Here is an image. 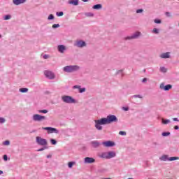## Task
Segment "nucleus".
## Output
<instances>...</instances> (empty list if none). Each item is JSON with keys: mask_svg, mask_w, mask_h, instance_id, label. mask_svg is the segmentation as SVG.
<instances>
[{"mask_svg": "<svg viewBox=\"0 0 179 179\" xmlns=\"http://www.w3.org/2000/svg\"><path fill=\"white\" fill-rule=\"evenodd\" d=\"M122 108L124 111H128V110H129V108L125 107H123Z\"/></svg>", "mask_w": 179, "mask_h": 179, "instance_id": "c03bdc74", "label": "nucleus"}, {"mask_svg": "<svg viewBox=\"0 0 179 179\" xmlns=\"http://www.w3.org/2000/svg\"><path fill=\"white\" fill-rule=\"evenodd\" d=\"M62 100L64 103H68L69 104L75 103V99H72V96H62Z\"/></svg>", "mask_w": 179, "mask_h": 179, "instance_id": "7ed1b4c3", "label": "nucleus"}, {"mask_svg": "<svg viewBox=\"0 0 179 179\" xmlns=\"http://www.w3.org/2000/svg\"><path fill=\"white\" fill-rule=\"evenodd\" d=\"M84 162L86 164H92V163H94L96 160L94 159V158L87 157L85 158Z\"/></svg>", "mask_w": 179, "mask_h": 179, "instance_id": "9d476101", "label": "nucleus"}, {"mask_svg": "<svg viewBox=\"0 0 179 179\" xmlns=\"http://www.w3.org/2000/svg\"><path fill=\"white\" fill-rule=\"evenodd\" d=\"M92 8L93 9H101V4L94 5Z\"/></svg>", "mask_w": 179, "mask_h": 179, "instance_id": "412c9836", "label": "nucleus"}, {"mask_svg": "<svg viewBox=\"0 0 179 179\" xmlns=\"http://www.w3.org/2000/svg\"><path fill=\"white\" fill-rule=\"evenodd\" d=\"M165 15H166V16H168V17H170V16H171V14L170 13H169V12H166V13H165Z\"/></svg>", "mask_w": 179, "mask_h": 179, "instance_id": "a19ab883", "label": "nucleus"}, {"mask_svg": "<svg viewBox=\"0 0 179 179\" xmlns=\"http://www.w3.org/2000/svg\"><path fill=\"white\" fill-rule=\"evenodd\" d=\"M57 16H64V12L61 11L59 13H57Z\"/></svg>", "mask_w": 179, "mask_h": 179, "instance_id": "c756f323", "label": "nucleus"}, {"mask_svg": "<svg viewBox=\"0 0 179 179\" xmlns=\"http://www.w3.org/2000/svg\"><path fill=\"white\" fill-rule=\"evenodd\" d=\"M26 0H13L14 5H20V3H24Z\"/></svg>", "mask_w": 179, "mask_h": 179, "instance_id": "2eb2a0df", "label": "nucleus"}, {"mask_svg": "<svg viewBox=\"0 0 179 179\" xmlns=\"http://www.w3.org/2000/svg\"><path fill=\"white\" fill-rule=\"evenodd\" d=\"M142 12H143V9H138L136 10V13H142Z\"/></svg>", "mask_w": 179, "mask_h": 179, "instance_id": "4c0bfd02", "label": "nucleus"}, {"mask_svg": "<svg viewBox=\"0 0 179 179\" xmlns=\"http://www.w3.org/2000/svg\"><path fill=\"white\" fill-rule=\"evenodd\" d=\"M138 36H141V32H136L131 36L127 37L126 40H132L134 38H138Z\"/></svg>", "mask_w": 179, "mask_h": 179, "instance_id": "9b49d317", "label": "nucleus"}, {"mask_svg": "<svg viewBox=\"0 0 179 179\" xmlns=\"http://www.w3.org/2000/svg\"><path fill=\"white\" fill-rule=\"evenodd\" d=\"M135 97H139V99H142V96H141L140 95H136Z\"/></svg>", "mask_w": 179, "mask_h": 179, "instance_id": "8fccbe9b", "label": "nucleus"}, {"mask_svg": "<svg viewBox=\"0 0 179 179\" xmlns=\"http://www.w3.org/2000/svg\"><path fill=\"white\" fill-rule=\"evenodd\" d=\"M169 135H170V132L162 133V136H169Z\"/></svg>", "mask_w": 179, "mask_h": 179, "instance_id": "2f4dec72", "label": "nucleus"}, {"mask_svg": "<svg viewBox=\"0 0 179 179\" xmlns=\"http://www.w3.org/2000/svg\"><path fill=\"white\" fill-rule=\"evenodd\" d=\"M36 142L38 145H41V146H45V145H47V140L40 136L36 137Z\"/></svg>", "mask_w": 179, "mask_h": 179, "instance_id": "20e7f679", "label": "nucleus"}, {"mask_svg": "<svg viewBox=\"0 0 179 179\" xmlns=\"http://www.w3.org/2000/svg\"><path fill=\"white\" fill-rule=\"evenodd\" d=\"M3 160H5V162L8 161V155H3Z\"/></svg>", "mask_w": 179, "mask_h": 179, "instance_id": "ea45409f", "label": "nucleus"}, {"mask_svg": "<svg viewBox=\"0 0 179 179\" xmlns=\"http://www.w3.org/2000/svg\"><path fill=\"white\" fill-rule=\"evenodd\" d=\"M173 121H177V122H178L179 120H178V119L177 118V117H174L173 119Z\"/></svg>", "mask_w": 179, "mask_h": 179, "instance_id": "de8ad7c7", "label": "nucleus"}, {"mask_svg": "<svg viewBox=\"0 0 179 179\" xmlns=\"http://www.w3.org/2000/svg\"><path fill=\"white\" fill-rule=\"evenodd\" d=\"M102 179H111V178H103Z\"/></svg>", "mask_w": 179, "mask_h": 179, "instance_id": "864d4df0", "label": "nucleus"}, {"mask_svg": "<svg viewBox=\"0 0 179 179\" xmlns=\"http://www.w3.org/2000/svg\"><path fill=\"white\" fill-rule=\"evenodd\" d=\"M162 124H170V120L162 119Z\"/></svg>", "mask_w": 179, "mask_h": 179, "instance_id": "b1692460", "label": "nucleus"}, {"mask_svg": "<svg viewBox=\"0 0 179 179\" xmlns=\"http://www.w3.org/2000/svg\"><path fill=\"white\" fill-rule=\"evenodd\" d=\"M58 50H59V52H64V51H65V46L64 45H60L58 46Z\"/></svg>", "mask_w": 179, "mask_h": 179, "instance_id": "6ab92c4d", "label": "nucleus"}, {"mask_svg": "<svg viewBox=\"0 0 179 179\" xmlns=\"http://www.w3.org/2000/svg\"><path fill=\"white\" fill-rule=\"evenodd\" d=\"M69 3L70 5H74L75 6H76L77 5L79 4V1L78 0H70V1H69Z\"/></svg>", "mask_w": 179, "mask_h": 179, "instance_id": "dca6fc26", "label": "nucleus"}, {"mask_svg": "<svg viewBox=\"0 0 179 179\" xmlns=\"http://www.w3.org/2000/svg\"><path fill=\"white\" fill-rule=\"evenodd\" d=\"M161 58H170V52L162 53L160 55Z\"/></svg>", "mask_w": 179, "mask_h": 179, "instance_id": "a211bd4d", "label": "nucleus"}, {"mask_svg": "<svg viewBox=\"0 0 179 179\" xmlns=\"http://www.w3.org/2000/svg\"><path fill=\"white\" fill-rule=\"evenodd\" d=\"M0 122H1V118H0Z\"/></svg>", "mask_w": 179, "mask_h": 179, "instance_id": "4d7b16f0", "label": "nucleus"}, {"mask_svg": "<svg viewBox=\"0 0 179 179\" xmlns=\"http://www.w3.org/2000/svg\"><path fill=\"white\" fill-rule=\"evenodd\" d=\"M58 27H59V24H55L52 25L53 29H57Z\"/></svg>", "mask_w": 179, "mask_h": 179, "instance_id": "473e14b6", "label": "nucleus"}, {"mask_svg": "<svg viewBox=\"0 0 179 179\" xmlns=\"http://www.w3.org/2000/svg\"><path fill=\"white\" fill-rule=\"evenodd\" d=\"M155 23H157V24L162 23V20H155Z\"/></svg>", "mask_w": 179, "mask_h": 179, "instance_id": "58836bf2", "label": "nucleus"}, {"mask_svg": "<svg viewBox=\"0 0 179 179\" xmlns=\"http://www.w3.org/2000/svg\"><path fill=\"white\" fill-rule=\"evenodd\" d=\"M43 58H44V59H47V58H48V55H45L43 56Z\"/></svg>", "mask_w": 179, "mask_h": 179, "instance_id": "a18cd8bd", "label": "nucleus"}, {"mask_svg": "<svg viewBox=\"0 0 179 179\" xmlns=\"http://www.w3.org/2000/svg\"><path fill=\"white\" fill-rule=\"evenodd\" d=\"M79 92H80V93H83V92H86V89L85 88H80Z\"/></svg>", "mask_w": 179, "mask_h": 179, "instance_id": "7c9ffc66", "label": "nucleus"}, {"mask_svg": "<svg viewBox=\"0 0 179 179\" xmlns=\"http://www.w3.org/2000/svg\"><path fill=\"white\" fill-rule=\"evenodd\" d=\"M73 89H80V87L78 86V85H75V86L73 87Z\"/></svg>", "mask_w": 179, "mask_h": 179, "instance_id": "79ce46f5", "label": "nucleus"}, {"mask_svg": "<svg viewBox=\"0 0 179 179\" xmlns=\"http://www.w3.org/2000/svg\"><path fill=\"white\" fill-rule=\"evenodd\" d=\"M129 179H132V178H129Z\"/></svg>", "mask_w": 179, "mask_h": 179, "instance_id": "bf43d9fd", "label": "nucleus"}, {"mask_svg": "<svg viewBox=\"0 0 179 179\" xmlns=\"http://www.w3.org/2000/svg\"><path fill=\"white\" fill-rule=\"evenodd\" d=\"M5 122V118H1V123L3 124Z\"/></svg>", "mask_w": 179, "mask_h": 179, "instance_id": "37998d69", "label": "nucleus"}, {"mask_svg": "<svg viewBox=\"0 0 179 179\" xmlns=\"http://www.w3.org/2000/svg\"><path fill=\"white\" fill-rule=\"evenodd\" d=\"M160 89H162V90H165L166 92H167L168 90H170V89H171V87H173L171 86V85H167L166 86H164V84H161L159 85Z\"/></svg>", "mask_w": 179, "mask_h": 179, "instance_id": "1a4fd4ad", "label": "nucleus"}, {"mask_svg": "<svg viewBox=\"0 0 179 179\" xmlns=\"http://www.w3.org/2000/svg\"><path fill=\"white\" fill-rule=\"evenodd\" d=\"M178 157H171L169 159V162H173V160H178Z\"/></svg>", "mask_w": 179, "mask_h": 179, "instance_id": "4be33fe9", "label": "nucleus"}, {"mask_svg": "<svg viewBox=\"0 0 179 179\" xmlns=\"http://www.w3.org/2000/svg\"><path fill=\"white\" fill-rule=\"evenodd\" d=\"M11 17L12 16L10 15H7L3 17V19L4 20H9V19H10Z\"/></svg>", "mask_w": 179, "mask_h": 179, "instance_id": "393cba45", "label": "nucleus"}, {"mask_svg": "<svg viewBox=\"0 0 179 179\" xmlns=\"http://www.w3.org/2000/svg\"><path fill=\"white\" fill-rule=\"evenodd\" d=\"M161 160H163L164 162H166V160H169V158L167 157V155H164L161 157Z\"/></svg>", "mask_w": 179, "mask_h": 179, "instance_id": "a878e982", "label": "nucleus"}, {"mask_svg": "<svg viewBox=\"0 0 179 179\" xmlns=\"http://www.w3.org/2000/svg\"><path fill=\"white\" fill-rule=\"evenodd\" d=\"M44 75L46 78H48V79H54V78H55V75H54V73H52L50 71H45Z\"/></svg>", "mask_w": 179, "mask_h": 179, "instance_id": "6e6552de", "label": "nucleus"}, {"mask_svg": "<svg viewBox=\"0 0 179 179\" xmlns=\"http://www.w3.org/2000/svg\"><path fill=\"white\" fill-rule=\"evenodd\" d=\"M174 129H178V126H175Z\"/></svg>", "mask_w": 179, "mask_h": 179, "instance_id": "3c124183", "label": "nucleus"}, {"mask_svg": "<svg viewBox=\"0 0 179 179\" xmlns=\"http://www.w3.org/2000/svg\"><path fill=\"white\" fill-rule=\"evenodd\" d=\"M91 145L93 146V148H99V146H100V143L94 141L91 143Z\"/></svg>", "mask_w": 179, "mask_h": 179, "instance_id": "f3484780", "label": "nucleus"}, {"mask_svg": "<svg viewBox=\"0 0 179 179\" xmlns=\"http://www.w3.org/2000/svg\"><path fill=\"white\" fill-rule=\"evenodd\" d=\"M146 80H148L147 78H143V80H142V82H143V83H145V82H146Z\"/></svg>", "mask_w": 179, "mask_h": 179, "instance_id": "09e8293b", "label": "nucleus"}, {"mask_svg": "<svg viewBox=\"0 0 179 179\" xmlns=\"http://www.w3.org/2000/svg\"><path fill=\"white\" fill-rule=\"evenodd\" d=\"M52 19H54V15H53L52 14H50V15L48 16V20H52Z\"/></svg>", "mask_w": 179, "mask_h": 179, "instance_id": "e433bc0d", "label": "nucleus"}, {"mask_svg": "<svg viewBox=\"0 0 179 179\" xmlns=\"http://www.w3.org/2000/svg\"><path fill=\"white\" fill-rule=\"evenodd\" d=\"M160 71L163 72L164 73H166V72H167V69H166L165 67H161Z\"/></svg>", "mask_w": 179, "mask_h": 179, "instance_id": "bb28decb", "label": "nucleus"}, {"mask_svg": "<svg viewBox=\"0 0 179 179\" xmlns=\"http://www.w3.org/2000/svg\"><path fill=\"white\" fill-rule=\"evenodd\" d=\"M117 156V154L114 151H109L108 152V159H113V157H115Z\"/></svg>", "mask_w": 179, "mask_h": 179, "instance_id": "4468645a", "label": "nucleus"}, {"mask_svg": "<svg viewBox=\"0 0 179 179\" xmlns=\"http://www.w3.org/2000/svg\"><path fill=\"white\" fill-rule=\"evenodd\" d=\"M73 164H75V162H69L68 166L69 167V169H72Z\"/></svg>", "mask_w": 179, "mask_h": 179, "instance_id": "c85d7f7f", "label": "nucleus"}, {"mask_svg": "<svg viewBox=\"0 0 179 179\" xmlns=\"http://www.w3.org/2000/svg\"><path fill=\"white\" fill-rule=\"evenodd\" d=\"M99 157H101V159H108V152H101V154L99 155Z\"/></svg>", "mask_w": 179, "mask_h": 179, "instance_id": "ddd939ff", "label": "nucleus"}, {"mask_svg": "<svg viewBox=\"0 0 179 179\" xmlns=\"http://www.w3.org/2000/svg\"><path fill=\"white\" fill-rule=\"evenodd\" d=\"M119 135L125 136V135H127V132H125V131H120L119 132Z\"/></svg>", "mask_w": 179, "mask_h": 179, "instance_id": "c9c22d12", "label": "nucleus"}, {"mask_svg": "<svg viewBox=\"0 0 179 179\" xmlns=\"http://www.w3.org/2000/svg\"><path fill=\"white\" fill-rule=\"evenodd\" d=\"M1 174H3V171H1Z\"/></svg>", "mask_w": 179, "mask_h": 179, "instance_id": "6e6d98bb", "label": "nucleus"}, {"mask_svg": "<svg viewBox=\"0 0 179 179\" xmlns=\"http://www.w3.org/2000/svg\"><path fill=\"white\" fill-rule=\"evenodd\" d=\"M47 158H48V159L51 158V155H48V156H47Z\"/></svg>", "mask_w": 179, "mask_h": 179, "instance_id": "603ef678", "label": "nucleus"}, {"mask_svg": "<svg viewBox=\"0 0 179 179\" xmlns=\"http://www.w3.org/2000/svg\"><path fill=\"white\" fill-rule=\"evenodd\" d=\"M20 92H21V93H27V92H29V89H27V88H20Z\"/></svg>", "mask_w": 179, "mask_h": 179, "instance_id": "aec40b11", "label": "nucleus"}, {"mask_svg": "<svg viewBox=\"0 0 179 179\" xmlns=\"http://www.w3.org/2000/svg\"><path fill=\"white\" fill-rule=\"evenodd\" d=\"M152 32L155 33V34H159V30L156 28L153 29Z\"/></svg>", "mask_w": 179, "mask_h": 179, "instance_id": "72a5a7b5", "label": "nucleus"}, {"mask_svg": "<svg viewBox=\"0 0 179 179\" xmlns=\"http://www.w3.org/2000/svg\"><path fill=\"white\" fill-rule=\"evenodd\" d=\"M0 174H1V171H0Z\"/></svg>", "mask_w": 179, "mask_h": 179, "instance_id": "13d9d810", "label": "nucleus"}, {"mask_svg": "<svg viewBox=\"0 0 179 179\" xmlns=\"http://www.w3.org/2000/svg\"><path fill=\"white\" fill-rule=\"evenodd\" d=\"M83 2H87L88 0H82Z\"/></svg>", "mask_w": 179, "mask_h": 179, "instance_id": "5fc2aeb1", "label": "nucleus"}, {"mask_svg": "<svg viewBox=\"0 0 179 179\" xmlns=\"http://www.w3.org/2000/svg\"><path fill=\"white\" fill-rule=\"evenodd\" d=\"M3 145H4L5 146H9V145H10V142L9 141H6L3 142Z\"/></svg>", "mask_w": 179, "mask_h": 179, "instance_id": "cd10ccee", "label": "nucleus"}, {"mask_svg": "<svg viewBox=\"0 0 179 179\" xmlns=\"http://www.w3.org/2000/svg\"><path fill=\"white\" fill-rule=\"evenodd\" d=\"M38 113H41L42 114H47V113H48V110H45V109H44V110H38Z\"/></svg>", "mask_w": 179, "mask_h": 179, "instance_id": "5701e85b", "label": "nucleus"}, {"mask_svg": "<svg viewBox=\"0 0 179 179\" xmlns=\"http://www.w3.org/2000/svg\"><path fill=\"white\" fill-rule=\"evenodd\" d=\"M33 120L34 121H44L45 120V116H41L38 114H35L33 115Z\"/></svg>", "mask_w": 179, "mask_h": 179, "instance_id": "423d86ee", "label": "nucleus"}, {"mask_svg": "<svg viewBox=\"0 0 179 179\" xmlns=\"http://www.w3.org/2000/svg\"><path fill=\"white\" fill-rule=\"evenodd\" d=\"M79 66H66L64 67V72H75V71H79Z\"/></svg>", "mask_w": 179, "mask_h": 179, "instance_id": "f03ea898", "label": "nucleus"}, {"mask_svg": "<svg viewBox=\"0 0 179 179\" xmlns=\"http://www.w3.org/2000/svg\"><path fill=\"white\" fill-rule=\"evenodd\" d=\"M118 119L117 116L114 115H109L107 117H103L100 120H95V128L98 129V131H101L103 129V127L101 125H107V124H111V122H117Z\"/></svg>", "mask_w": 179, "mask_h": 179, "instance_id": "f257e3e1", "label": "nucleus"}, {"mask_svg": "<svg viewBox=\"0 0 179 179\" xmlns=\"http://www.w3.org/2000/svg\"><path fill=\"white\" fill-rule=\"evenodd\" d=\"M102 145L105 146V148H113V146H115V143L108 141L102 143Z\"/></svg>", "mask_w": 179, "mask_h": 179, "instance_id": "0eeeda50", "label": "nucleus"}, {"mask_svg": "<svg viewBox=\"0 0 179 179\" xmlns=\"http://www.w3.org/2000/svg\"><path fill=\"white\" fill-rule=\"evenodd\" d=\"M43 150H44V148H41V149L38 150L37 152H43Z\"/></svg>", "mask_w": 179, "mask_h": 179, "instance_id": "49530a36", "label": "nucleus"}, {"mask_svg": "<svg viewBox=\"0 0 179 179\" xmlns=\"http://www.w3.org/2000/svg\"><path fill=\"white\" fill-rule=\"evenodd\" d=\"M43 129L48 131V134H58V130L54 127H43Z\"/></svg>", "mask_w": 179, "mask_h": 179, "instance_id": "39448f33", "label": "nucleus"}, {"mask_svg": "<svg viewBox=\"0 0 179 179\" xmlns=\"http://www.w3.org/2000/svg\"><path fill=\"white\" fill-rule=\"evenodd\" d=\"M50 142H51L52 145H57V141H55L54 139H51Z\"/></svg>", "mask_w": 179, "mask_h": 179, "instance_id": "f704fd0d", "label": "nucleus"}, {"mask_svg": "<svg viewBox=\"0 0 179 179\" xmlns=\"http://www.w3.org/2000/svg\"><path fill=\"white\" fill-rule=\"evenodd\" d=\"M76 45L82 48L83 47H86V43L83 41H79L76 43Z\"/></svg>", "mask_w": 179, "mask_h": 179, "instance_id": "f8f14e48", "label": "nucleus"}]
</instances>
